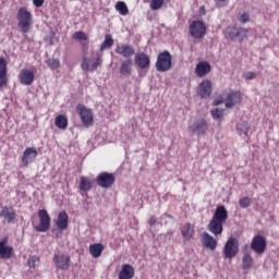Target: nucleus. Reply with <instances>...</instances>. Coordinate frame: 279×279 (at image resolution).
Returning <instances> with one entry per match:
<instances>
[{
    "label": "nucleus",
    "mask_w": 279,
    "mask_h": 279,
    "mask_svg": "<svg viewBox=\"0 0 279 279\" xmlns=\"http://www.w3.org/2000/svg\"><path fill=\"white\" fill-rule=\"evenodd\" d=\"M78 187L81 191H90L93 189V182L88 177H81Z\"/></svg>",
    "instance_id": "32"
},
{
    "label": "nucleus",
    "mask_w": 279,
    "mask_h": 279,
    "mask_svg": "<svg viewBox=\"0 0 279 279\" xmlns=\"http://www.w3.org/2000/svg\"><path fill=\"white\" fill-rule=\"evenodd\" d=\"M208 122L204 119L195 120L194 122L189 124V130L192 134H196L197 136H202L208 132Z\"/></svg>",
    "instance_id": "7"
},
{
    "label": "nucleus",
    "mask_w": 279,
    "mask_h": 279,
    "mask_svg": "<svg viewBox=\"0 0 279 279\" xmlns=\"http://www.w3.org/2000/svg\"><path fill=\"white\" fill-rule=\"evenodd\" d=\"M36 158H38V149L35 147H27L22 156V162L28 167L34 162V160H36Z\"/></svg>",
    "instance_id": "14"
},
{
    "label": "nucleus",
    "mask_w": 279,
    "mask_h": 279,
    "mask_svg": "<svg viewBox=\"0 0 279 279\" xmlns=\"http://www.w3.org/2000/svg\"><path fill=\"white\" fill-rule=\"evenodd\" d=\"M220 104H223V99L216 98L215 101H214V106H220Z\"/></svg>",
    "instance_id": "48"
},
{
    "label": "nucleus",
    "mask_w": 279,
    "mask_h": 279,
    "mask_svg": "<svg viewBox=\"0 0 279 279\" xmlns=\"http://www.w3.org/2000/svg\"><path fill=\"white\" fill-rule=\"evenodd\" d=\"M46 64L48 66V69H51V71H57V69H60V60L58 59H48L46 61Z\"/></svg>",
    "instance_id": "37"
},
{
    "label": "nucleus",
    "mask_w": 279,
    "mask_h": 279,
    "mask_svg": "<svg viewBox=\"0 0 279 279\" xmlns=\"http://www.w3.org/2000/svg\"><path fill=\"white\" fill-rule=\"evenodd\" d=\"M238 131L240 134H244V136H247V133L250 132V124L247 121H241L236 124Z\"/></svg>",
    "instance_id": "36"
},
{
    "label": "nucleus",
    "mask_w": 279,
    "mask_h": 279,
    "mask_svg": "<svg viewBox=\"0 0 279 279\" xmlns=\"http://www.w3.org/2000/svg\"><path fill=\"white\" fill-rule=\"evenodd\" d=\"M33 4L35 5V8H43V5L45 4V0H33Z\"/></svg>",
    "instance_id": "45"
},
{
    "label": "nucleus",
    "mask_w": 279,
    "mask_h": 279,
    "mask_svg": "<svg viewBox=\"0 0 279 279\" xmlns=\"http://www.w3.org/2000/svg\"><path fill=\"white\" fill-rule=\"evenodd\" d=\"M239 254V240L229 238L223 247L225 258H234Z\"/></svg>",
    "instance_id": "5"
},
{
    "label": "nucleus",
    "mask_w": 279,
    "mask_h": 279,
    "mask_svg": "<svg viewBox=\"0 0 279 279\" xmlns=\"http://www.w3.org/2000/svg\"><path fill=\"white\" fill-rule=\"evenodd\" d=\"M211 117L213 119H221V117H223V109H219V108H216L214 110H211Z\"/></svg>",
    "instance_id": "41"
},
{
    "label": "nucleus",
    "mask_w": 279,
    "mask_h": 279,
    "mask_svg": "<svg viewBox=\"0 0 279 279\" xmlns=\"http://www.w3.org/2000/svg\"><path fill=\"white\" fill-rule=\"evenodd\" d=\"M0 217H4L9 223H12L16 217V213L12 208L3 207Z\"/></svg>",
    "instance_id": "29"
},
{
    "label": "nucleus",
    "mask_w": 279,
    "mask_h": 279,
    "mask_svg": "<svg viewBox=\"0 0 279 279\" xmlns=\"http://www.w3.org/2000/svg\"><path fill=\"white\" fill-rule=\"evenodd\" d=\"M171 53L167 50L160 52L157 56L156 69L159 73H167V71H171L172 62H171Z\"/></svg>",
    "instance_id": "3"
},
{
    "label": "nucleus",
    "mask_w": 279,
    "mask_h": 279,
    "mask_svg": "<svg viewBox=\"0 0 279 279\" xmlns=\"http://www.w3.org/2000/svg\"><path fill=\"white\" fill-rule=\"evenodd\" d=\"M162 5H165V0H150V10H160Z\"/></svg>",
    "instance_id": "38"
},
{
    "label": "nucleus",
    "mask_w": 279,
    "mask_h": 279,
    "mask_svg": "<svg viewBox=\"0 0 279 279\" xmlns=\"http://www.w3.org/2000/svg\"><path fill=\"white\" fill-rule=\"evenodd\" d=\"M114 45V39H112V35H106L105 40L100 46V51H105V49H108Z\"/></svg>",
    "instance_id": "35"
},
{
    "label": "nucleus",
    "mask_w": 279,
    "mask_h": 279,
    "mask_svg": "<svg viewBox=\"0 0 279 279\" xmlns=\"http://www.w3.org/2000/svg\"><path fill=\"white\" fill-rule=\"evenodd\" d=\"M39 225L35 227L36 232H47L51 228V217L45 209L38 211Z\"/></svg>",
    "instance_id": "6"
},
{
    "label": "nucleus",
    "mask_w": 279,
    "mask_h": 279,
    "mask_svg": "<svg viewBox=\"0 0 279 279\" xmlns=\"http://www.w3.org/2000/svg\"><path fill=\"white\" fill-rule=\"evenodd\" d=\"M53 263L58 269L66 270L71 267V257L64 254H54Z\"/></svg>",
    "instance_id": "13"
},
{
    "label": "nucleus",
    "mask_w": 279,
    "mask_h": 279,
    "mask_svg": "<svg viewBox=\"0 0 279 279\" xmlns=\"http://www.w3.org/2000/svg\"><path fill=\"white\" fill-rule=\"evenodd\" d=\"M57 228L59 230H66L69 228V215L66 211H61L57 219Z\"/></svg>",
    "instance_id": "26"
},
{
    "label": "nucleus",
    "mask_w": 279,
    "mask_h": 279,
    "mask_svg": "<svg viewBox=\"0 0 279 279\" xmlns=\"http://www.w3.org/2000/svg\"><path fill=\"white\" fill-rule=\"evenodd\" d=\"M239 21L240 23H247V21H250V15H247V13H243L240 15Z\"/></svg>",
    "instance_id": "44"
},
{
    "label": "nucleus",
    "mask_w": 279,
    "mask_h": 279,
    "mask_svg": "<svg viewBox=\"0 0 279 279\" xmlns=\"http://www.w3.org/2000/svg\"><path fill=\"white\" fill-rule=\"evenodd\" d=\"M228 34H229V38H231V40H243V38H245V35L247 34V31H245L244 28H235V27H231L228 28Z\"/></svg>",
    "instance_id": "22"
},
{
    "label": "nucleus",
    "mask_w": 279,
    "mask_h": 279,
    "mask_svg": "<svg viewBox=\"0 0 279 279\" xmlns=\"http://www.w3.org/2000/svg\"><path fill=\"white\" fill-rule=\"evenodd\" d=\"M239 204L241 208H250L252 206V198L247 196L242 197L240 198Z\"/></svg>",
    "instance_id": "40"
},
{
    "label": "nucleus",
    "mask_w": 279,
    "mask_h": 279,
    "mask_svg": "<svg viewBox=\"0 0 279 279\" xmlns=\"http://www.w3.org/2000/svg\"><path fill=\"white\" fill-rule=\"evenodd\" d=\"M134 62L140 69H149V56H147L145 52L135 53Z\"/></svg>",
    "instance_id": "17"
},
{
    "label": "nucleus",
    "mask_w": 279,
    "mask_h": 279,
    "mask_svg": "<svg viewBox=\"0 0 279 279\" xmlns=\"http://www.w3.org/2000/svg\"><path fill=\"white\" fill-rule=\"evenodd\" d=\"M210 63L207 61H201L196 64L195 73L197 77H205V75H208L210 73Z\"/></svg>",
    "instance_id": "20"
},
{
    "label": "nucleus",
    "mask_w": 279,
    "mask_h": 279,
    "mask_svg": "<svg viewBox=\"0 0 279 279\" xmlns=\"http://www.w3.org/2000/svg\"><path fill=\"white\" fill-rule=\"evenodd\" d=\"M114 174L108 172H101L96 178V182L101 189H111L112 184H114Z\"/></svg>",
    "instance_id": "9"
},
{
    "label": "nucleus",
    "mask_w": 279,
    "mask_h": 279,
    "mask_svg": "<svg viewBox=\"0 0 279 279\" xmlns=\"http://www.w3.org/2000/svg\"><path fill=\"white\" fill-rule=\"evenodd\" d=\"M33 17L32 12L27 11L26 8H21L17 11V27H20L22 34H27L32 29Z\"/></svg>",
    "instance_id": "2"
},
{
    "label": "nucleus",
    "mask_w": 279,
    "mask_h": 279,
    "mask_svg": "<svg viewBox=\"0 0 279 279\" xmlns=\"http://www.w3.org/2000/svg\"><path fill=\"white\" fill-rule=\"evenodd\" d=\"M27 263H28V267H31V269H34L38 267V265H40V258H38L37 256H31Z\"/></svg>",
    "instance_id": "39"
},
{
    "label": "nucleus",
    "mask_w": 279,
    "mask_h": 279,
    "mask_svg": "<svg viewBox=\"0 0 279 279\" xmlns=\"http://www.w3.org/2000/svg\"><path fill=\"white\" fill-rule=\"evenodd\" d=\"M8 73V63L4 58H0V88H3L8 84V78L5 77Z\"/></svg>",
    "instance_id": "23"
},
{
    "label": "nucleus",
    "mask_w": 279,
    "mask_h": 279,
    "mask_svg": "<svg viewBox=\"0 0 279 279\" xmlns=\"http://www.w3.org/2000/svg\"><path fill=\"white\" fill-rule=\"evenodd\" d=\"M116 10L121 14V16H126V14H130V9H128V4L123 1H119L116 3Z\"/></svg>",
    "instance_id": "33"
},
{
    "label": "nucleus",
    "mask_w": 279,
    "mask_h": 279,
    "mask_svg": "<svg viewBox=\"0 0 279 279\" xmlns=\"http://www.w3.org/2000/svg\"><path fill=\"white\" fill-rule=\"evenodd\" d=\"M181 234L183 239H186L187 241L190 239H193V234H195V229L193 228V225H191V222H186L185 225H183L181 229Z\"/></svg>",
    "instance_id": "27"
},
{
    "label": "nucleus",
    "mask_w": 279,
    "mask_h": 279,
    "mask_svg": "<svg viewBox=\"0 0 279 279\" xmlns=\"http://www.w3.org/2000/svg\"><path fill=\"white\" fill-rule=\"evenodd\" d=\"M254 267V257H252V253L243 252L242 258V269L247 270Z\"/></svg>",
    "instance_id": "28"
},
{
    "label": "nucleus",
    "mask_w": 279,
    "mask_h": 279,
    "mask_svg": "<svg viewBox=\"0 0 279 279\" xmlns=\"http://www.w3.org/2000/svg\"><path fill=\"white\" fill-rule=\"evenodd\" d=\"M101 64V54L96 53L94 57L84 58L82 62L83 71H97V66Z\"/></svg>",
    "instance_id": "8"
},
{
    "label": "nucleus",
    "mask_w": 279,
    "mask_h": 279,
    "mask_svg": "<svg viewBox=\"0 0 279 279\" xmlns=\"http://www.w3.org/2000/svg\"><path fill=\"white\" fill-rule=\"evenodd\" d=\"M14 248L8 245V238H3L0 241V257L4 259L12 258V252Z\"/></svg>",
    "instance_id": "18"
},
{
    "label": "nucleus",
    "mask_w": 279,
    "mask_h": 279,
    "mask_svg": "<svg viewBox=\"0 0 279 279\" xmlns=\"http://www.w3.org/2000/svg\"><path fill=\"white\" fill-rule=\"evenodd\" d=\"M243 252H247L248 254H252V246L250 247L248 244H245V245L243 246Z\"/></svg>",
    "instance_id": "47"
},
{
    "label": "nucleus",
    "mask_w": 279,
    "mask_h": 279,
    "mask_svg": "<svg viewBox=\"0 0 279 279\" xmlns=\"http://www.w3.org/2000/svg\"><path fill=\"white\" fill-rule=\"evenodd\" d=\"M226 221H228V209H226V206L219 205L208 223L209 232L215 234V236L221 235L223 233V223H226Z\"/></svg>",
    "instance_id": "1"
},
{
    "label": "nucleus",
    "mask_w": 279,
    "mask_h": 279,
    "mask_svg": "<svg viewBox=\"0 0 279 279\" xmlns=\"http://www.w3.org/2000/svg\"><path fill=\"white\" fill-rule=\"evenodd\" d=\"M175 222V219H173V216L171 215H168V214H163L161 217H160V221L159 223L161 226H172V223Z\"/></svg>",
    "instance_id": "34"
},
{
    "label": "nucleus",
    "mask_w": 279,
    "mask_h": 279,
    "mask_svg": "<svg viewBox=\"0 0 279 279\" xmlns=\"http://www.w3.org/2000/svg\"><path fill=\"white\" fill-rule=\"evenodd\" d=\"M19 77L23 86H32L34 84V73L32 72V70H21Z\"/></svg>",
    "instance_id": "16"
},
{
    "label": "nucleus",
    "mask_w": 279,
    "mask_h": 279,
    "mask_svg": "<svg viewBox=\"0 0 279 279\" xmlns=\"http://www.w3.org/2000/svg\"><path fill=\"white\" fill-rule=\"evenodd\" d=\"M73 39L74 40H88V37H86V34H84V32H75L73 34Z\"/></svg>",
    "instance_id": "42"
},
{
    "label": "nucleus",
    "mask_w": 279,
    "mask_h": 279,
    "mask_svg": "<svg viewBox=\"0 0 279 279\" xmlns=\"http://www.w3.org/2000/svg\"><path fill=\"white\" fill-rule=\"evenodd\" d=\"M243 77H244V80H255L256 73H254V72H246V73H244Z\"/></svg>",
    "instance_id": "43"
},
{
    "label": "nucleus",
    "mask_w": 279,
    "mask_h": 279,
    "mask_svg": "<svg viewBox=\"0 0 279 279\" xmlns=\"http://www.w3.org/2000/svg\"><path fill=\"white\" fill-rule=\"evenodd\" d=\"M134 278V267L129 264H124L119 274V279H133Z\"/></svg>",
    "instance_id": "25"
},
{
    "label": "nucleus",
    "mask_w": 279,
    "mask_h": 279,
    "mask_svg": "<svg viewBox=\"0 0 279 279\" xmlns=\"http://www.w3.org/2000/svg\"><path fill=\"white\" fill-rule=\"evenodd\" d=\"M101 252H104V244L101 243L92 244L89 246V253L94 258H99V256H101Z\"/></svg>",
    "instance_id": "30"
},
{
    "label": "nucleus",
    "mask_w": 279,
    "mask_h": 279,
    "mask_svg": "<svg viewBox=\"0 0 279 279\" xmlns=\"http://www.w3.org/2000/svg\"><path fill=\"white\" fill-rule=\"evenodd\" d=\"M190 35L196 40H202L206 36V24L199 20L193 21L190 24Z\"/></svg>",
    "instance_id": "4"
},
{
    "label": "nucleus",
    "mask_w": 279,
    "mask_h": 279,
    "mask_svg": "<svg viewBox=\"0 0 279 279\" xmlns=\"http://www.w3.org/2000/svg\"><path fill=\"white\" fill-rule=\"evenodd\" d=\"M225 101H226V108H233V106H236V104H241V93L239 92L229 93Z\"/></svg>",
    "instance_id": "21"
},
{
    "label": "nucleus",
    "mask_w": 279,
    "mask_h": 279,
    "mask_svg": "<svg viewBox=\"0 0 279 279\" xmlns=\"http://www.w3.org/2000/svg\"><path fill=\"white\" fill-rule=\"evenodd\" d=\"M219 1H226V0H219Z\"/></svg>",
    "instance_id": "49"
},
{
    "label": "nucleus",
    "mask_w": 279,
    "mask_h": 279,
    "mask_svg": "<svg viewBox=\"0 0 279 279\" xmlns=\"http://www.w3.org/2000/svg\"><path fill=\"white\" fill-rule=\"evenodd\" d=\"M196 94L202 99H208L213 95V82L210 80H204L196 88Z\"/></svg>",
    "instance_id": "10"
},
{
    "label": "nucleus",
    "mask_w": 279,
    "mask_h": 279,
    "mask_svg": "<svg viewBox=\"0 0 279 279\" xmlns=\"http://www.w3.org/2000/svg\"><path fill=\"white\" fill-rule=\"evenodd\" d=\"M76 112L80 114L83 124L90 125L93 123V111L86 108V106L77 105Z\"/></svg>",
    "instance_id": "12"
},
{
    "label": "nucleus",
    "mask_w": 279,
    "mask_h": 279,
    "mask_svg": "<svg viewBox=\"0 0 279 279\" xmlns=\"http://www.w3.org/2000/svg\"><path fill=\"white\" fill-rule=\"evenodd\" d=\"M251 250L256 254H265L267 250V240L263 235H255L251 242Z\"/></svg>",
    "instance_id": "11"
},
{
    "label": "nucleus",
    "mask_w": 279,
    "mask_h": 279,
    "mask_svg": "<svg viewBox=\"0 0 279 279\" xmlns=\"http://www.w3.org/2000/svg\"><path fill=\"white\" fill-rule=\"evenodd\" d=\"M116 53L118 56H122V58H125L126 60H132V56H134V46L122 44L116 48Z\"/></svg>",
    "instance_id": "15"
},
{
    "label": "nucleus",
    "mask_w": 279,
    "mask_h": 279,
    "mask_svg": "<svg viewBox=\"0 0 279 279\" xmlns=\"http://www.w3.org/2000/svg\"><path fill=\"white\" fill-rule=\"evenodd\" d=\"M134 64V61L132 59H125L120 64V75L123 77H130L132 75V66Z\"/></svg>",
    "instance_id": "19"
},
{
    "label": "nucleus",
    "mask_w": 279,
    "mask_h": 279,
    "mask_svg": "<svg viewBox=\"0 0 279 279\" xmlns=\"http://www.w3.org/2000/svg\"><path fill=\"white\" fill-rule=\"evenodd\" d=\"M157 221L158 220L156 219V216H151L148 220V223L149 226H156Z\"/></svg>",
    "instance_id": "46"
},
{
    "label": "nucleus",
    "mask_w": 279,
    "mask_h": 279,
    "mask_svg": "<svg viewBox=\"0 0 279 279\" xmlns=\"http://www.w3.org/2000/svg\"><path fill=\"white\" fill-rule=\"evenodd\" d=\"M54 125H57L59 130H66V128H69V120L66 117L60 114L56 118Z\"/></svg>",
    "instance_id": "31"
},
{
    "label": "nucleus",
    "mask_w": 279,
    "mask_h": 279,
    "mask_svg": "<svg viewBox=\"0 0 279 279\" xmlns=\"http://www.w3.org/2000/svg\"><path fill=\"white\" fill-rule=\"evenodd\" d=\"M203 246L207 247L208 250L215 251L217 250V240L213 238L209 233L203 234Z\"/></svg>",
    "instance_id": "24"
}]
</instances>
